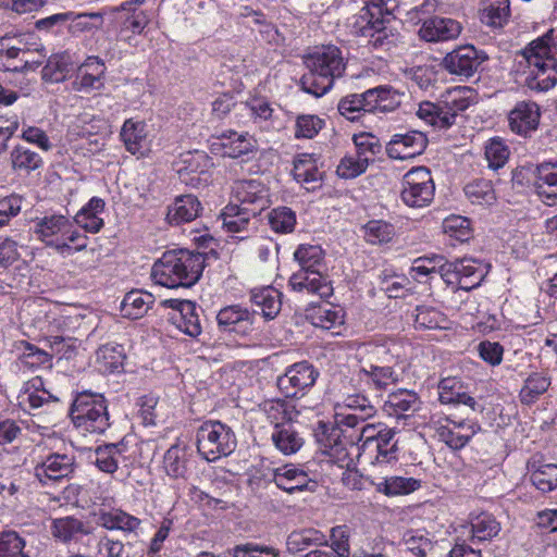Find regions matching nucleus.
Returning <instances> with one entry per match:
<instances>
[{
    "instance_id": "nucleus-30",
    "label": "nucleus",
    "mask_w": 557,
    "mask_h": 557,
    "mask_svg": "<svg viewBox=\"0 0 557 557\" xmlns=\"http://www.w3.org/2000/svg\"><path fill=\"white\" fill-rule=\"evenodd\" d=\"M344 430L341 426H335L319 422L315 429L314 436L324 454L330 456H338L345 449L342 436Z\"/></svg>"
},
{
    "instance_id": "nucleus-48",
    "label": "nucleus",
    "mask_w": 557,
    "mask_h": 557,
    "mask_svg": "<svg viewBox=\"0 0 557 557\" xmlns=\"http://www.w3.org/2000/svg\"><path fill=\"white\" fill-rule=\"evenodd\" d=\"M395 235L394 226L382 220L369 221L363 226V236L367 243L380 245L388 243Z\"/></svg>"
},
{
    "instance_id": "nucleus-44",
    "label": "nucleus",
    "mask_w": 557,
    "mask_h": 557,
    "mask_svg": "<svg viewBox=\"0 0 557 557\" xmlns=\"http://www.w3.org/2000/svg\"><path fill=\"white\" fill-rule=\"evenodd\" d=\"M441 102L448 112L454 113V119L459 112L467 110L471 103L472 90L467 87H456L442 95Z\"/></svg>"
},
{
    "instance_id": "nucleus-10",
    "label": "nucleus",
    "mask_w": 557,
    "mask_h": 557,
    "mask_svg": "<svg viewBox=\"0 0 557 557\" xmlns=\"http://www.w3.org/2000/svg\"><path fill=\"white\" fill-rule=\"evenodd\" d=\"M486 59V55L473 46H461L447 53L443 59V67L450 74L470 77Z\"/></svg>"
},
{
    "instance_id": "nucleus-2",
    "label": "nucleus",
    "mask_w": 557,
    "mask_h": 557,
    "mask_svg": "<svg viewBox=\"0 0 557 557\" xmlns=\"http://www.w3.org/2000/svg\"><path fill=\"white\" fill-rule=\"evenodd\" d=\"M305 63L309 72L300 79L301 88L315 97L326 94L346 70V60L334 45L317 47L306 57Z\"/></svg>"
},
{
    "instance_id": "nucleus-56",
    "label": "nucleus",
    "mask_w": 557,
    "mask_h": 557,
    "mask_svg": "<svg viewBox=\"0 0 557 557\" xmlns=\"http://www.w3.org/2000/svg\"><path fill=\"white\" fill-rule=\"evenodd\" d=\"M269 223L276 233H290L296 224L295 212L287 207L273 209L269 215Z\"/></svg>"
},
{
    "instance_id": "nucleus-47",
    "label": "nucleus",
    "mask_w": 557,
    "mask_h": 557,
    "mask_svg": "<svg viewBox=\"0 0 557 557\" xmlns=\"http://www.w3.org/2000/svg\"><path fill=\"white\" fill-rule=\"evenodd\" d=\"M293 175L297 182L302 184L318 182L320 172L313 156L306 153L298 156L294 161Z\"/></svg>"
},
{
    "instance_id": "nucleus-25",
    "label": "nucleus",
    "mask_w": 557,
    "mask_h": 557,
    "mask_svg": "<svg viewBox=\"0 0 557 557\" xmlns=\"http://www.w3.org/2000/svg\"><path fill=\"white\" fill-rule=\"evenodd\" d=\"M371 113L392 112L396 110L403 100L404 94L389 86H379L367 90Z\"/></svg>"
},
{
    "instance_id": "nucleus-29",
    "label": "nucleus",
    "mask_w": 557,
    "mask_h": 557,
    "mask_svg": "<svg viewBox=\"0 0 557 557\" xmlns=\"http://www.w3.org/2000/svg\"><path fill=\"white\" fill-rule=\"evenodd\" d=\"M261 410L274 430L294 423L293 412L297 411L295 406L289 405L287 398L265 400L261 406Z\"/></svg>"
},
{
    "instance_id": "nucleus-32",
    "label": "nucleus",
    "mask_w": 557,
    "mask_h": 557,
    "mask_svg": "<svg viewBox=\"0 0 557 557\" xmlns=\"http://www.w3.org/2000/svg\"><path fill=\"white\" fill-rule=\"evenodd\" d=\"M125 359L124 348L120 344L109 343L98 348L96 362L99 371L113 373L123 368Z\"/></svg>"
},
{
    "instance_id": "nucleus-59",
    "label": "nucleus",
    "mask_w": 557,
    "mask_h": 557,
    "mask_svg": "<svg viewBox=\"0 0 557 557\" xmlns=\"http://www.w3.org/2000/svg\"><path fill=\"white\" fill-rule=\"evenodd\" d=\"M25 349L20 358L24 368L35 369L42 366L50 367L52 355L29 343H24Z\"/></svg>"
},
{
    "instance_id": "nucleus-15",
    "label": "nucleus",
    "mask_w": 557,
    "mask_h": 557,
    "mask_svg": "<svg viewBox=\"0 0 557 557\" xmlns=\"http://www.w3.org/2000/svg\"><path fill=\"white\" fill-rule=\"evenodd\" d=\"M540 107L534 101H519L508 114L509 128L517 135L528 137L539 127Z\"/></svg>"
},
{
    "instance_id": "nucleus-3",
    "label": "nucleus",
    "mask_w": 557,
    "mask_h": 557,
    "mask_svg": "<svg viewBox=\"0 0 557 557\" xmlns=\"http://www.w3.org/2000/svg\"><path fill=\"white\" fill-rule=\"evenodd\" d=\"M552 35L533 40L523 51L528 72L524 84L535 91H547L557 83V59L553 55Z\"/></svg>"
},
{
    "instance_id": "nucleus-37",
    "label": "nucleus",
    "mask_w": 557,
    "mask_h": 557,
    "mask_svg": "<svg viewBox=\"0 0 557 557\" xmlns=\"http://www.w3.org/2000/svg\"><path fill=\"white\" fill-rule=\"evenodd\" d=\"M311 545H327V539L321 531L310 528L294 531L286 540L287 550L293 554L305 550Z\"/></svg>"
},
{
    "instance_id": "nucleus-61",
    "label": "nucleus",
    "mask_w": 557,
    "mask_h": 557,
    "mask_svg": "<svg viewBox=\"0 0 557 557\" xmlns=\"http://www.w3.org/2000/svg\"><path fill=\"white\" fill-rule=\"evenodd\" d=\"M414 325L417 329L434 330L443 327L445 317L436 309L431 307H417L416 309Z\"/></svg>"
},
{
    "instance_id": "nucleus-19",
    "label": "nucleus",
    "mask_w": 557,
    "mask_h": 557,
    "mask_svg": "<svg viewBox=\"0 0 557 557\" xmlns=\"http://www.w3.org/2000/svg\"><path fill=\"white\" fill-rule=\"evenodd\" d=\"M461 32L460 24L446 17H432L422 24L419 35L426 41H444L456 38Z\"/></svg>"
},
{
    "instance_id": "nucleus-14",
    "label": "nucleus",
    "mask_w": 557,
    "mask_h": 557,
    "mask_svg": "<svg viewBox=\"0 0 557 557\" xmlns=\"http://www.w3.org/2000/svg\"><path fill=\"white\" fill-rule=\"evenodd\" d=\"M288 284L295 292L318 295L320 298L333 295V286L321 270L299 269L290 276Z\"/></svg>"
},
{
    "instance_id": "nucleus-7",
    "label": "nucleus",
    "mask_w": 557,
    "mask_h": 557,
    "mask_svg": "<svg viewBox=\"0 0 557 557\" xmlns=\"http://www.w3.org/2000/svg\"><path fill=\"white\" fill-rule=\"evenodd\" d=\"M401 200L412 208L429 206L435 191L431 171L425 166H417L408 171L401 182Z\"/></svg>"
},
{
    "instance_id": "nucleus-11",
    "label": "nucleus",
    "mask_w": 557,
    "mask_h": 557,
    "mask_svg": "<svg viewBox=\"0 0 557 557\" xmlns=\"http://www.w3.org/2000/svg\"><path fill=\"white\" fill-rule=\"evenodd\" d=\"M234 197L237 201L235 203L247 211L244 214L259 215L269 205L268 190L256 180L237 182Z\"/></svg>"
},
{
    "instance_id": "nucleus-12",
    "label": "nucleus",
    "mask_w": 557,
    "mask_h": 557,
    "mask_svg": "<svg viewBox=\"0 0 557 557\" xmlns=\"http://www.w3.org/2000/svg\"><path fill=\"white\" fill-rule=\"evenodd\" d=\"M366 8L360 14V20L366 22L360 27L363 36H373L384 29V23L398 8V0H364Z\"/></svg>"
},
{
    "instance_id": "nucleus-35",
    "label": "nucleus",
    "mask_w": 557,
    "mask_h": 557,
    "mask_svg": "<svg viewBox=\"0 0 557 557\" xmlns=\"http://www.w3.org/2000/svg\"><path fill=\"white\" fill-rule=\"evenodd\" d=\"M200 309L196 306L194 301H190L188 305H185V308L181 311V313H173L170 318V321L184 334L190 337H197L201 334L202 327L199 318Z\"/></svg>"
},
{
    "instance_id": "nucleus-43",
    "label": "nucleus",
    "mask_w": 557,
    "mask_h": 557,
    "mask_svg": "<svg viewBox=\"0 0 557 557\" xmlns=\"http://www.w3.org/2000/svg\"><path fill=\"white\" fill-rule=\"evenodd\" d=\"M549 385V377L541 373H532L524 381L519 393L520 401L524 405L534 404L548 389Z\"/></svg>"
},
{
    "instance_id": "nucleus-17",
    "label": "nucleus",
    "mask_w": 557,
    "mask_h": 557,
    "mask_svg": "<svg viewBox=\"0 0 557 557\" xmlns=\"http://www.w3.org/2000/svg\"><path fill=\"white\" fill-rule=\"evenodd\" d=\"M218 325L225 332L246 335L252 330L253 314L239 305L222 308L216 315Z\"/></svg>"
},
{
    "instance_id": "nucleus-58",
    "label": "nucleus",
    "mask_w": 557,
    "mask_h": 557,
    "mask_svg": "<svg viewBox=\"0 0 557 557\" xmlns=\"http://www.w3.org/2000/svg\"><path fill=\"white\" fill-rule=\"evenodd\" d=\"M509 149L500 138H492L485 146V158L488 168L498 170L503 168L508 158Z\"/></svg>"
},
{
    "instance_id": "nucleus-24",
    "label": "nucleus",
    "mask_w": 557,
    "mask_h": 557,
    "mask_svg": "<svg viewBox=\"0 0 557 557\" xmlns=\"http://www.w3.org/2000/svg\"><path fill=\"white\" fill-rule=\"evenodd\" d=\"M250 300L256 310L259 309L268 320L274 319L281 311V293L274 287L253 288L250 292Z\"/></svg>"
},
{
    "instance_id": "nucleus-18",
    "label": "nucleus",
    "mask_w": 557,
    "mask_h": 557,
    "mask_svg": "<svg viewBox=\"0 0 557 557\" xmlns=\"http://www.w3.org/2000/svg\"><path fill=\"white\" fill-rule=\"evenodd\" d=\"M218 140L219 143H213L212 146L219 145L222 149L223 156L234 159L252 152L257 149V140L248 133L227 131L222 133L218 137Z\"/></svg>"
},
{
    "instance_id": "nucleus-51",
    "label": "nucleus",
    "mask_w": 557,
    "mask_h": 557,
    "mask_svg": "<svg viewBox=\"0 0 557 557\" xmlns=\"http://www.w3.org/2000/svg\"><path fill=\"white\" fill-rule=\"evenodd\" d=\"M443 231L449 237L465 243L472 237L470 220L461 215H450L443 221Z\"/></svg>"
},
{
    "instance_id": "nucleus-64",
    "label": "nucleus",
    "mask_w": 557,
    "mask_h": 557,
    "mask_svg": "<svg viewBox=\"0 0 557 557\" xmlns=\"http://www.w3.org/2000/svg\"><path fill=\"white\" fill-rule=\"evenodd\" d=\"M233 557H278V552L270 546L246 543L233 548Z\"/></svg>"
},
{
    "instance_id": "nucleus-38",
    "label": "nucleus",
    "mask_w": 557,
    "mask_h": 557,
    "mask_svg": "<svg viewBox=\"0 0 557 557\" xmlns=\"http://www.w3.org/2000/svg\"><path fill=\"white\" fill-rule=\"evenodd\" d=\"M367 90L362 94H350L343 97L338 104V112L347 120L354 122L362 117L366 113H371Z\"/></svg>"
},
{
    "instance_id": "nucleus-26",
    "label": "nucleus",
    "mask_w": 557,
    "mask_h": 557,
    "mask_svg": "<svg viewBox=\"0 0 557 557\" xmlns=\"http://www.w3.org/2000/svg\"><path fill=\"white\" fill-rule=\"evenodd\" d=\"M420 407L418 395L408 389H398L391 393L384 403V410L389 416L406 417L410 412H414Z\"/></svg>"
},
{
    "instance_id": "nucleus-27",
    "label": "nucleus",
    "mask_w": 557,
    "mask_h": 557,
    "mask_svg": "<svg viewBox=\"0 0 557 557\" xmlns=\"http://www.w3.org/2000/svg\"><path fill=\"white\" fill-rule=\"evenodd\" d=\"M120 137L128 152L143 156L147 144L146 123L133 119L126 120L121 128Z\"/></svg>"
},
{
    "instance_id": "nucleus-4",
    "label": "nucleus",
    "mask_w": 557,
    "mask_h": 557,
    "mask_svg": "<svg viewBox=\"0 0 557 557\" xmlns=\"http://www.w3.org/2000/svg\"><path fill=\"white\" fill-rule=\"evenodd\" d=\"M34 233L47 247L63 253L74 245L76 251L87 247L88 237L83 235L74 222L63 214H50L35 220Z\"/></svg>"
},
{
    "instance_id": "nucleus-6",
    "label": "nucleus",
    "mask_w": 557,
    "mask_h": 557,
    "mask_svg": "<svg viewBox=\"0 0 557 557\" xmlns=\"http://www.w3.org/2000/svg\"><path fill=\"white\" fill-rule=\"evenodd\" d=\"M235 447L234 432L220 421H206L197 430V450L207 461L226 457Z\"/></svg>"
},
{
    "instance_id": "nucleus-62",
    "label": "nucleus",
    "mask_w": 557,
    "mask_h": 557,
    "mask_svg": "<svg viewBox=\"0 0 557 557\" xmlns=\"http://www.w3.org/2000/svg\"><path fill=\"white\" fill-rule=\"evenodd\" d=\"M11 158L14 169L25 170L27 172L38 169L42 163L38 153L22 146L13 150Z\"/></svg>"
},
{
    "instance_id": "nucleus-45",
    "label": "nucleus",
    "mask_w": 557,
    "mask_h": 557,
    "mask_svg": "<svg viewBox=\"0 0 557 557\" xmlns=\"http://www.w3.org/2000/svg\"><path fill=\"white\" fill-rule=\"evenodd\" d=\"M98 520L102 527L109 530L134 531L140 523L136 517L119 509L100 512Z\"/></svg>"
},
{
    "instance_id": "nucleus-52",
    "label": "nucleus",
    "mask_w": 557,
    "mask_h": 557,
    "mask_svg": "<svg viewBox=\"0 0 557 557\" xmlns=\"http://www.w3.org/2000/svg\"><path fill=\"white\" fill-rule=\"evenodd\" d=\"M71 14L69 30L76 35L85 32L99 29L103 25V16L101 13H79L69 12Z\"/></svg>"
},
{
    "instance_id": "nucleus-49",
    "label": "nucleus",
    "mask_w": 557,
    "mask_h": 557,
    "mask_svg": "<svg viewBox=\"0 0 557 557\" xmlns=\"http://www.w3.org/2000/svg\"><path fill=\"white\" fill-rule=\"evenodd\" d=\"M466 196L472 203L491 205L495 200V193L491 181L479 178L467 184Z\"/></svg>"
},
{
    "instance_id": "nucleus-57",
    "label": "nucleus",
    "mask_w": 557,
    "mask_h": 557,
    "mask_svg": "<svg viewBox=\"0 0 557 557\" xmlns=\"http://www.w3.org/2000/svg\"><path fill=\"white\" fill-rule=\"evenodd\" d=\"M324 121L318 115H298L295 122V137L311 139L323 128Z\"/></svg>"
},
{
    "instance_id": "nucleus-41",
    "label": "nucleus",
    "mask_w": 557,
    "mask_h": 557,
    "mask_svg": "<svg viewBox=\"0 0 557 557\" xmlns=\"http://www.w3.org/2000/svg\"><path fill=\"white\" fill-rule=\"evenodd\" d=\"M247 212L240 206L231 202L228 203L220 214L223 227L230 233H240L247 230L251 218H256V214H244Z\"/></svg>"
},
{
    "instance_id": "nucleus-55",
    "label": "nucleus",
    "mask_w": 557,
    "mask_h": 557,
    "mask_svg": "<svg viewBox=\"0 0 557 557\" xmlns=\"http://www.w3.org/2000/svg\"><path fill=\"white\" fill-rule=\"evenodd\" d=\"M25 541L14 531L0 533V557H29Z\"/></svg>"
},
{
    "instance_id": "nucleus-23",
    "label": "nucleus",
    "mask_w": 557,
    "mask_h": 557,
    "mask_svg": "<svg viewBox=\"0 0 557 557\" xmlns=\"http://www.w3.org/2000/svg\"><path fill=\"white\" fill-rule=\"evenodd\" d=\"M438 389V399L442 404L465 405L473 411L476 410V400L465 391L460 380L445 377L440 382Z\"/></svg>"
},
{
    "instance_id": "nucleus-50",
    "label": "nucleus",
    "mask_w": 557,
    "mask_h": 557,
    "mask_svg": "<svg viewBox=\"0 0 557 557\" xmlns=\"http://www.w3.org/2000/svg\"><path fill=\"white\" fill-rule=\"evenodd\" d=\"M472 539L488 541L495 537L500 531V524L488 513H481L471 522Z\"/></svg>"
},
{
    "instance_id": "nucleus-1",
    "label": "nucleus",
    "mask_w": 557,
    "mask_h": 557,
    "mask_svg": "<svg viewBox=\"0 0 557 557\" xmlns=\"http://www.w3.org/2000/svg\"><path fill=\"white\" fill-rule=\"evenodd\" d=\"M205 255L189 250H170L154 262L151 277L169 288L190 287L196 284L205 269Z\"/></svg>"
},
{
    "instance_id": "nucleus-5",
    "label": "nucleus",
    "mask_w": 557,
    "mask_h": 557,
    "mask_svg": "<svg viewBox=\"0 0 557 557\" xmlns=\"http://www.w3.org/2000/svg\"><path fill=\"white\" fill-rule=\"evenodd\" d=\"M70 417L74 425L84 432L100 434L110 426L107 400L97 393H79L73 400Z\"/></svg>"
},
{
    "instance_id": "nucleus-21",
    "label": "nucleus",
    "mask_w": 557,
    "mask_h": 557,
    "mask_svg": "<svg viewBox=\"0 0 557 557\" xmlns=\"http://www.w3.org/2000/svg\"><path fill=\"white\" fill-rule=\"evenodd\" d=\"M201 211V203L196 196L182 195L169 207L166 219L170 224L180 225L194 221Z\"/></svg>"
},
{
    "instance_id": "nucleus-46",
    "label": "nucleus",
    "mask_w": 557,
    "mask_h": 557,
    "mask_svg": "<svg viewBox=\"0 0 557 557\" xmlns=\"http://www.w3.org/2000/svg\"><path fill=\"white\" fill-rule=\"evenodd\" d=\"M104 63L98 57H88L77 73V79L83 88H92L104 74Z\"/></svg>"
},
{
    "instance_id": "nucleus-39",
    "label": "nucleus",
    "mask_w": 557,
    "mask_h": 557,
    "mask_svg": "<svg viewBox=\"0 0 557 557\" xmlns=\"http://www.w3.org/2000/svg\"><path fill=\"white\" fill-rule=\"evenodd\" d=\"M395 435L396 431L391 428H382L377 431L372 450L376 451L375 458L379 462L388 463L397 459L398 447Z\"/></svg>"
},
{
    "instance_id": "nucleus-13",
    "label": "nucleus",
    "mask_w": 557,
    "mask_h": 557,
    "mask_svg": "<svg viewBox=\"0 0 557 557\" xmlns=\"http://www.w3.org/2000/svg\"><path fill=\"white\" fill-rule=\"evenodd\" d=\"M428 146L426 136L419 131L395 134L386 145V153L396 160L412 159L420 156Z\"/></svg>"
},
{
    "instance_id": "nucleus-54",
    "label": "nucleus",
    "mask_w": 557,
    "mask_h": 557,
    "mask_svg": "<svg viewBox=\"0 0 557 557\" xmlns=\"http://www.w3.org/2000/svg\"><path fill=\"white\" fill-rule=\"evenodd\" d=\"M354 143L357 149L356 156L366 158L368 164L374 162L375 157L382 151L379 138L370 133L355 135Z\"/></svg>"
},
{
    "instance_id": "nucleus-9",
    "label": "nucleus",
    "mask_w": 557,
    "mask_h": 557,
    "mask_svg": "<svg viewBox=\"0 0 557 557\" xmlns=\"http://www.w3.org/2000/svg\"><path fill=\"white\" fill-rule=\"evenodd\" d=\"M319 376L318 370L308 361L289 366L276 380V386L284 397H295L311 388Z\"/></svg>"
},
{
    "instance_id": "nucleus-40",
    "label": "nucleus",
    "mask_w": 557,
    "mask_h": 557,
    "mask_svg": "<svg viewBox=\"0 0 557 557\" xmlns=\"http://www.w3.org/2000/svg\"><path fill=\"white\" fill-rule=\"evenodd\" d=\"M308 318L312 325L324 330H330L344 323L343 310L331 304L312 308L308 313Z\"/></svg>"
},
{
    "instance_id": "nucleus-60",
    "label": "nucleus",
    "mask_w": 557,
    "mask_h": 557,
    "mask_svg": "<svg viewBox=\"0 0 557 557\" xmlns=\"http://www.w3.org/2000/svg\"><path fill=\"white\" fill-rule=\"evenodd\" d=\"M368 166L369 164L367 163L366 158L362 159L358 156H346L337 165L336 173L342 178L350 180L364 173Z\"/></svg>"
},
{
    "instance_id": "nucleus-20",
    "label": "nucleus",
    "mask_w": 557,
    "mask_h": 557,
    "mask_svg": "<svg viewBox=\"0 0 557 557\" xmlns=\"http://www.w3.org/2000/svg\"><path fill=\"white\" fill-rule=\"evenodd\" d=\"M535 189L547 206L557 203V162H544L536 166Z\"/></svg>"
},
{
    "instance_id": "nucleus-34",
    "label": "nucleus",
    "mask_w": 557,
    "mask_h": 557,
    "mask_svg": "<svg viewBox=\"0 0 557 557\" xmlns=\"http://www.w3.org/2000/svg\"><path fill=\"white\" fill-rule=\"evenodd\" d=\"M481 21L492 27H502L510 16L509 0H481Z\"/></svg>"
},
{
    "instance_id": "nucleus-22",
    "label": "nucleus",
    "mask_w": 557,
    "mask_h": 557,
    "mask_svg": "<svg viewBox=\"0 0 557 557\" xmlns=\"http://www.w3.org/2000/svg\"><path fill=\"white\" fill-rule=\"evenodd\" d=\"M396 363L359 367V379L375 391H385L398 382V374L394 370Z\"/></svg>"
},
{
    "instance_id": "nucleus-33",
    "label": "nucleus",
    "mask_w": 557,
    "mask_h": 557,
    "mask_svg": "<svg viewBox=\"0 0 557 557\" xmlns=\"http://www.w3.org/2000/svg\"><path fill=\"white\" fill-rule=\"evenodd\" d=\"M189 447L185 443L172 445L165 453L163 467L166 474L174 479L184 478L187 472Z\"/></svg>"
},
{
    "instance_id": "nucleus-8",
    "label": "nucleus",
    "mask_w": 557,
    "mask_h": 557,
    "mask_svg": "<svg viewBox=\"0 0 557 557\" xmlns=\"http://www.w3.org/2000/svg\"><path fill=\"white\" fill-rule=\"evenodd\" d=\"M400 345L391 337H376L359 343L356 347V358L359 367L398 363Z\"/></svg>"
},
{
    "instance_id": "nucleus-53",
    "label": "nucleus",
    "mask_w": 557,
    "mask_h": 557,
    "mask_svg": "<svg viewBox=\"0 0 557 557\" xmlns=\"http://www.w3.org/2000/svg\"><path fill=\"white\" fill-rule=\"evenodd\" d=\"M294 257L298 261L300 269L321 270L323 267V250L320 246L300 245L296 249Z\"/></svg>"
},
{
    "instance_id": "nucleus-28",
    "label": "nucleus",
    "mask_w": 557,
    "mask_h": 557,
    "mask_svg": "<svg viewBox=\"0 0 557 557\" xmlns=\"http://www.w3.org/2000/svg\"><path fill=\"white\" fill-rule=\"evenodd\" d=\"M153 302L152 294L134 289L124 296L121 302V313L124 318L132 320L140 319L148 312Z\"/></svg>"
},
{
    "instance_id": "nucleus-36",
    "label": "nucleus",
    "mask_w": 557,
    "mask_h": 557,
    "mask_svg": "<svg viewBox=\"0 0 557 557\" xmlns=\"http://www.w3.org/2000/svg\"><path fill=\"white\" fill-rule=\"evenodd\" d=\"M271 438L275 448L286 456L296 454L304 445V438L293 423L273 430Z\"/></svg>"
},
{
    "instance_id": "nucleus-31",
    "label": "nucleus",
    "mask_w": 557,
    "mask_h": 557,
    "mask_svg": "<svg viewBox=\"0 0 557 557\" xmlns=\"http://www.w3.org/2000/svg\"><path fill=\"white\" fill-rule=\"evenodd\" d=\"M52 535L62 543L78 541L89 534L88 527L79 519L64 517L54 519L51 525Z\"/></svg>"
},
{
    "instance_id": "nucleus-16",
    "label": "nucleus",
    "mask_w": 557,
    "mask_h": 557,
    "mask_svg": "<svg viewBox=\"0 0 557 557\" xmlns=\"http://www.w3.org/2000/svg\"><path fill=\"white\" fill-rule=\"evenodd\" d=\"M73 457L53 454L35 468V475L41 484H59L73 472Z\"/></svg>"
},
{
    "instance_id": "nucleus-42",
    "label": "nucleus",
    "mask_w": 557,
    "mask_h": 557,
    "mask_svg": "<svg viewBox=\"0 0 557 557\" xmlns=\"http://www.w3.org/2000/svg\"><path fill=\"white\" fill-rule=\"evenodd\" d=\"M134 3L135 2L122 3L121 7L116 9L119 14L117 18L122 21L124 29L140 34L148 25L149 18L143 10L134 8Z\"/></svg>"
},
{
    "instance_id": "nucleus-63",
    "label": "nucleus",
    "mask_w": 557,
    "mask_h": 557,
    "mask_svg": "<svg viewBox=\"0 0 557 557\" xmlns=\"http://www.w3.org/2000/svg\"><path fill=\"white\" fill-rule=\"evenodd\" d=\"M532 468L530 480L533 485L546 484L548 487H557V465L543 463L535 467L533 463Z\"/></svg>"
}]
</instances>
